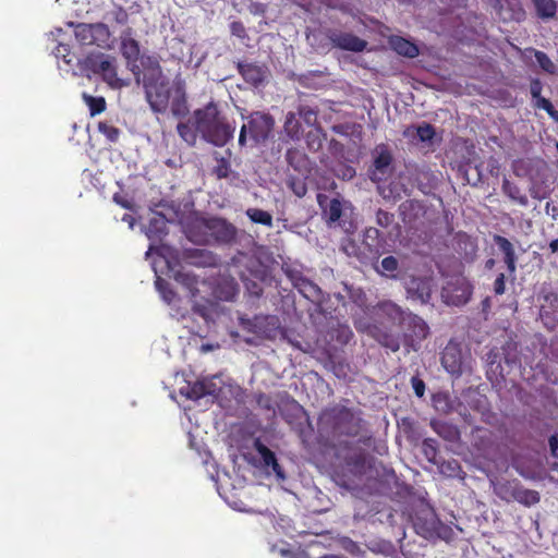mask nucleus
Instances as JSON below:
<instances>
[{"mask_svg": "<svg viewBox=\"0 0 558 558\" xmlns=\"http://www.w3.org/2000/svg\"><path fill=\"white\" fill-rule=\"evenodd\" d=\"M98 131L104 136H106V138L110 143L118 142V140L120 137V134H121L120 130L117 126H114L113 124H111L109 122H106V121H102V122L98 123Z\"/></svg>", "mask_w": 558, "mask_h": 558, "instance_id": "6e6d98bb", "label": "nucleus"}, {"mask_svg": "<svg viewBox=\"0 0 558 558\" xmlns=\"http://www.w3.org/2000/svg\"><path fill=\"white\" fill-rule=\"evenodd\" d=\"M143 85L150 109L156 113H165L169 108L172 87L170 88L168 81L162 77L161 69L157 61L154 62L151 74L144 76Z\"/></svg>", "mask_w": 558, "mask_h": 558, "instance_id": "f03ea898", "label": "nucleus"}, {"mask_svg": "<svg viewBox=\"0 0 558 558\" xmlns=\"http://www.w3.org/2000/svg\"><path fill=\"white\" fill-rule=\"evenodd\" d=\"M409 298L427 304L432 299L433 279L430 277H411L405 284Z\"/></svg>", "mask_w": 558, "mask_h": 558, "instance_id": "f8f14e48", "label": "nucleus"}, {"mask_svg": "<svg viewBox=\"0 0 558 558\" xmlns=\"http://www.w3.org/2000/svg\"><path fill=\"white\" fill-rule=\"evenodd\" d=\"M395 216L383 209H378L376 213V222L381 228H388L393 222Z\"/></svg>", "mask_w": 558, "mask_h": 558, "instance_id": "e2e57ef3", "label": "nucleus"}, {"mask_svg": "<svg viewBox=\"0 0 558 558\" xmlns=\"http://www.w3.org/2000/svg\"><path fill=\"white\" fill-rule=\"evenodd\" d=\"M378 314L387 318L391 324L401 326L409 314L401 306L393 303L392 301H381L376 306Z\"/></svg>", "mask_w": 558, "mask_h": 558, "instance_id": "5701e85b", "label": "nucleus"}, {"mask_svg": "<svg viewBox=\"0 0 558 558\" xmlns=\"http://www.w3.org/2000/svg\"><path fill=\"white\" fill-rule=\"evenodd\" d=\"M317 202L322 208V214L328 225L335 223L340 225V218L342 215V203L339 198H329L324 194L317 195Z\"/></svg>", "mask_w": 558, "mask_h": 558, "instance_id": "6ab92c4d", "label": "nucleus"}, {"mask_svg": "<svg viewBox=\"0 0 558 558\" xmlns=\"http://www.w3.org/2000/svg\"><path fill=\"white\" fill-rule=\"evenodd\" d=\"M95 25L81 23L75 26L74 35L81 45H93L95 41Z\"/></svg>", "mask_w": 558, "mask_h": 558, "instance_id": "ea45409f", "label": "nucleus"}, {"mask_svg": "<svg viewBox=\"0 0 558 558\" xmlns=\"http://www.w3.org/2000/svg\"><path fill=\"white\" fill-rule=\"evenodd\" d=\"M236 69L243 80L250 85L257 87L266 77V70L256 63L238 62Z\"/></svg>", "mask_w": 558, "mask_h": 558, "instance_id": "4be33fe9", "label": "nucleus"}, {"mask_svg": "<svg viewBox=\"0 0 558 558\" xmlns=\"http://www.w3.org/2000/svg\"><path fill=\"white\" fill-rule=\"evenodd\" d=\"M441 365L451 375L460 376L463 373L464 357L459 343L449 341L441 353Z\"/></svg>", "mask_w": 558, "mask_h": 558, "instance_id": "6e6552de", "label": "nucleus"}, {"mask_svg": "<svg viewBox=\"0 0 558 558\" xmlns=\"http://www.w3.org/2000/svg\"><path fill=\"white\" fill-rule=\"evenodd\" d=\"M518 484H519V482H517V481L498 482L497 484H495L494 490L500 499H502L507 502H510V501H513L514 494L517 493Z\"/></svg>", "mask_w": 558, "mask_h": 558, "instance_id": "e433bc0d", "label": "nucleus"}, {"mask_svg": "<svg viewBox=\"0 0 558 558\" xmlns=\"http://www.w3.org/2000/svg\"><path fill=\"white\" fill-rule=\"evenodd\" d=\"M341 250L348 255L356 257L360 262L366 263L365 251L354 240L347 238L341 242Z\"/></svg>", "mask_w": 558, "mask_h": 558, "instance_id": "79ce46f5", "label": "nucleus"}, {"mask_svg": "<svg viewBox=\"0 0 558 558\" xmlns=\"http://www.w3.org/2000/svg\"><path fill=\"white\" fill-rule=\"evenodd\" d=\"M269 318L263 315H256L252 319L241 318V326L244 330L252 332L258 337H265V325Z\"/></svg>", "mask_w": 558, "mask_h": 558, "instance_id": "2f4dec72", "label": "nucleus"}, {"mask_svg": "<svg viewBox=\"0 0 558 558\" xmlns=\"http://www.w3.org/2000/svg\"><path fill=\"white\" fill-rule=\"evenodd\" d=\"M501 190L512 202L524 207L529 205L527 196L517 184L510 182L508 179H504Z\"/></svg>", "mask_w": 558, "mask_h": 558, "instance_id": "7c9ffc66", "label": "nucleus"}, {"mask_svg": "<svg viewBox=\"0 0 558 558\" xmlns=\"http://www.w3.org/2000/svg\"><path fill=\"white\" fill-rule=\"evenodd\" d=\"M283 130L287 136L291 140H300L302 135L301 122L296 119L295 113L288 112L286 116Z\"/></svg>", "mask_w": 558, "mask_h": 558, "instance_id": "58836bf2", "label": "nucleus"}, {"mask_svg": "<svg viewBox=\"0 0 558 558\" xmlns=\"http://www.w3.org/2000/svg\"><path fill=\"white\" fill-rule=\"evenodd\" d=\"M399 268V262L395 256H387L380 263L379 274L389 278H396V271Z\"/></svg>", "mask_w": 558, "mask_h": 558, "instance_id": "09e8293b", "label": "nucleus"}, {"mask_svg": "<svg viewBox=\"0 0 558 558\" xmlns=\"http://www.w3.org/2000/svg\"><path fill=\"white\" fill-rule=\"evenodd\" d=\"M494 292L496 295H502L506 292V277L500 272L494 282Z\"/></svg>", "mask_w": 558, "mask_h": 558, "instance_id": "69168bd1", "label": "nucleus"}, {"mask_svg": "<svg viewBox=\"0 0 558 558\" xmlns=\"http://www.w3.org/2000/svg\"><path fill=\"white\" fill-rule=\"evenodd\" d=\"M121 53L126 59L128 64L131 66L132 72L137 76L140 74V68L136 62L140 57V44L136 39L130 36H123L121 38Z\"/></svg>", "mask_w": 558, "mask_h": 558, "instance_id": "b1692460", "label": "nucleus"}, {"mask_svg": "<svg viewBox=\"0 0 558 558\" xmlns=\"http://www.w3.org/2000/svg\"><path fill=\"white\" fill-rule=\"evenodd\" d=\"M472 293L473 287L464 277L453 276L442 287L441 298L449 305L460 306L470 301Z\"/></svg>", "mask_w": 558, "mask_h": 558, "instance_id": "20e7f679", "label": "nucleus"}, {"mask_svg": "<svg viewBox=\"0 0 558 558\" xmlns=\"http://www.w3.org/2000/svg\"><path fill=\"white\" fill-rule=\"evenodd\" d=\"M239 293L238 283L231 280H223L215 289V294L219 300L233 301Z\"/></svg>", "mask_w": 558, "mask_h": 558, "instance_id": "473e14b6", "label": "nucleus"}, {"mask_svg": "<svg viewBox=\"0 0 558 558\" xmlns=\"http://www.w3.org/2000/svg\"><path fill=\"white\" fill-rule=\"evenodd\" d=\"M373 165L369 168V178L373 182L386 180L392 172L393 156L387 144H378L372 151Z\"/></svg>", "mask_w": 558, "mask_h": 558, "instance_id": "423d86ee", "label": "nucleus"}, {"mask_svg": "<svg viewBox=\"0 0 558 558\" xmlns=\"http://www.w3.org/2000/svg\"><path fill=\"white\" fill-rule=\"evenodd\" d=\"M543 83L538 77L531 78L530 81V93L533 100V107L535 109L543 110L542 101L548 100L547 98L542 96Z\"/></svg>", "mask_w": 558, "mask_h": 558, "instance_id": "c03bdc74", "label": "nucleus"}, {"mask_svg": "<svg viewBox=\"0 0 558 558\" xmlns=\"http://www.w3.org/2000/svg\"><path fill=\"white\" fill-rule=\"evenodd\" d=\"M293 287L307 300L319 301L322 299V289L312 280L305 278L302 274H290Z\"/></svg>", "mask_w": 558, "mask_h": 558, "instance_id": "aec40b11", "label": "nucleus"}, {"mask_svg": "<svg viewBox=\"0 0 558 558\" xmlns=\"http://www.w3.org/2000/svg\"><path fill=\"white\" fill-rule=\"evenodd\" d=\"M362 247L367 260H377L385 250V239L380 231L374 227L367 228L364 232Z\"/></svg>", "mask_w": 558, "mask_h": 558, "instance_id": "2eb2a0df", "label": "nucleus"}, {"mask_svg": "<svg viewBox=\"0 0 558 558\" xmlns=\"http://www.w3.org/2000/svg\"><path fill=\"white\" fill-rule=\"evenodd\" d=\"M173 98L171 100L170 109L174 117L183 118L189 113L187 98H186V84L181 75H177L172 81Z\"/></svg>", "mask_w": 558, "mask_h": 558, "instance_id": "4468645a", "label": "nucleus"}, {"mask_svg": "<svg viewBox=\"0 0 558 558\" xmlns=\"http://www.w3.org/2000/svg\"><path fill=\"white\" fill-rule=\"evenodd\" d=\"M389 43L392 49L400 56L407 58H415L418 56L420 51L417 46L403 37H391Z\"/></svg>", "mask_w": 558, "mask_h": 558, "instance_id": "c756f323", "label": "nucleus"}, {"mask_svg": "<svg viewBox=\"0 0 558 558\" xmlns=\"http://www.w3.org/2000/svg\"><path fill=\"white\" fill-rule=\"evenodd\" d=\"M400 210L403 221L414 225L426 217L428 208L422 201L409 199L401 204Z\"/></svg>", "mask_w": 558, "mask_h": 558, "instance_id": "412c9836", "label": "nucleus"}, {"mask_svg": "<svg viewBox=\"0 0 558 558\" xmlns=\"http://www.w3.org/2000/svg\"><path fill=\"white\" fill-rule=\"evenodd\" d=\"M416 135L422 142H432L436 131L432 124L424 122L416 126Z\"/></svg>", "mask_w": 558, "mask_h": 558, "instance_id": "052dcab7", "label": "nucleus"}, {"mask_svg": "<svg viewBox=\"0 0 558 558\" xmlns=\"http://www.w3.org/2000/svg\"><path fill=\"white\" fill-rule=\"evenodd\" d=\"M219 388L210 379L196 380L195 383H189L185 387L180 389V393L190 400H198L206 396L217 397Z\"/></svg>", "mask_w": 558, "mask_h": 558, "instance_id": "f3484780", "label": "nucleus"}, {"mask_svg": "<svg viewBox=\"0 0 558 558\" xmlns=\"http://www.w3.org/2000/svg\"><path fill=\"white\" fill-rule=\"evenodd\" d=\"M494 243L504 254V262L510 275H513L517 269V255L513 244L505 236L495 234L493 236Z\"/></svg>", "mask_w": 558, "mask_h": 558, "instance_id": "393cba45", "label": "nucleus"}, {"mask_svg": "<svg viewBox=\"0 0 558 558\" xmlns=\"http://www.w3.org/2000/svg\"><path fill=\"white\" fill-rule=\"evenodd\" d=\"M411 384H412V388L414 390V393L418 397V398H422L425 393V383L423 379H421L420 377L417 376H413L411 378Z\"/></svg>", "mask_w": 558, "mask_h": 558, "instance_id": "0e129e2a", "label": "nucleus"}, {"mask_svg": "<svg viewBox=\"0 0 558 558\" xmlns=\"http://www.w3.org/2000/svg\"><path fill=\"white\" fill-rule=\"evenodd\" d=\"M378 340V342L390 349L392 352H397L399 349H400V341L397 337L390 335V333H387V332H383L378 336H375Z\"/></svg>", "mask_w": 558, "mask_h": 558, "instance_id": "bf43d9fd", "label": "nucleus"}, {"mask_svg": "<svg viewBox=\"0 0 558 558\" xmlns=\"http://www.w3.org/2000/svg\"><path fill=\"white\" fill-rule=\"evenodd\" d=\"M287 185L298 197H303L307 193V186L303 179L290 175Z\"/></svg>", "mask_w": 558, "mask_h": 558, "instance_id": "13d9d810", "label": "nucleus"}, {"mask_svg": "<svg viewBox=\"0 0 558 558\" xmlns=\"http://www.w3.org/2000/svg\"><path fill=\"white\" fill-rule=\"evenodd\" d=\"M536 14L542 20H550L556 16L557 2L556 0H532Z\"/></svg>", "mask_w": 558, "mask_h": 558, "instance_id": "c9c22d12", "label": "nucleus"}, {"mask_svg": "<svg viewBox=\"0 0 558 558\" xmlns=\"http://www.w3.org/2000/svg\"><path fill=\"white\" fill-rule=\"evenodd\" d=\"M422 452L425 456V458L434 463L437 464V456H438V446L437 441L433 438H425L422 442Z\"/></svg>", "mask_w": 558, "mask_h": 558, "instance_id": "8fccbe9b", "label": "nucleus"}, {"mask_svg": "<svg viewBox=\"0 0 558 558\" xmlns=\"http://www.w3.org/2000/svg\"><path fill=\"white\" fill-rule=\"evenodd\" d=\"M337 332H338L337 340L339 342H341L342 344H347L351 340V338L353 336L351 329L348 326H341L337 330Z\"/></svg>", "mask_w": 558, "mask_h": 558, "instance_id": "338daca9", "label": "nucleus"}, {"mask_svg": "<svg viewBox=\"0 0 558 558\" xmlns=\"http://www.w3.org/2000/svg\"><path fill=\"white\" fill-rule=\"evenodd\" d=\"M235 128L231 125L226 118L218 120L215 124L208 126L207 131L202 134V137L214 144L215 146H225L234 134Z\"/></svg>", "mask_w": 558, "mask_h": 558, "instance_id": "1a4fd4ad", "label": "nucleus"}, {"mask_svg": "<svg viewBox=\"0 0 558 558\" xmlns=\"http://www.w3.org/2000/svg\"><path fill=\"white\" fill-rule=\"evenodd\" d=\"M175 281L180 282L182 286H184L190 292L193 298L196 296L197 292V279L195 276H192L190 274H185L182 271H178L174 275Z\"/></svg>", "mask_w": 558, "mask_h": 558, "instance_id": "3c124183", "label": "nucleus"}, {"mask_svg": "<svg viewBox=\"0 0 558 558\" xmlns=\"http://www.w3.org/2000/svg\"><path fill=\"white\" fill-rule=\"evenodd\" d=\"M193 312L204 318L206 322L213 320V316L216 312V303L203 299L202 301H194Z\"/></svg>", "mask_w": 558, "mask_h": 558, "instance_id": "a19ab883", "label": "nucleus"}, {"mask_svg": "<svg viewBox=\"0 0 558 558\" xmlns=\"http://www.w3.org/2000/svg\"><path fill=\"white\" fill-rule=\"evenodd\" d=\"M534 57L543 71L551 75L556 74L557 66L547 56V53L541 50H534Z\"/></svg>", "mask_w": 558, "mask_h": 558, "instance_id": "603ef678", "label": "nucleus"}, {"mask_svg": "<svg viewBox=\"0 0 558 558\" xmlns=\"http://www.w3.org/2000/svg\"><path fill=\"white\" fill-rule=\"evenodd\" d=\"M155 286H156V289L161 294L162 299L168 304H170L173 301V299L175 298V292L170 288V283L167 280H165L160 277H157V279L155 281Z\"/></svg>", "mask_w": 558, "mask_h": 558, "instance_id": "4d7b16f0", "label": "nucleus"}, {"mask_svg": "<svg viewBox=\"0 0 558 558\" xmlns=\"http://www.w3.org/2000/svg\"><path fill=\"white\" fill-rule=\"evenodd\" d=\"M186 258L197 267H213L217 265V256L206 248L187 250Z\"/></svg>", "mask_w": 558, "mask_h": 558, "instance_id": "a878e982", "label": "nucleus"}, {"mask_svg": "<svg viewBox=\"0 0 558 558\" xmlns=\"http://www.w3.org/2000/svg\"><path fill=\"white\" fill-rule=\"evenodd\" d=\"M275 125L274 118L268 113L253 112L248 117L247 124H243L239 135V145L244 146L246 143V134L250 133L251 140L257 144L265 142Z\"/></svg>", "mask_w": 558, "mask_h": 558, "instance_id": "7ed1b4c3", "label": "nucleus"}, {"mask_svg": "<svg viewBox=\"0 0 558 558\" xmlns=\"http://www.w3.org/2000/svg\"><path fill=\"white\" fill-rule=\"evenodd\" d=\"M114 59L104 53H90L84 60V68L95 74H100L110 86L118 87L119 77L114 65Z\"/></svg>", "mask_w": 558, "mask_h": 558, "instance_id": "39448f33", "label": "nucleus"}, {"mask_svg": "<svg viewBox=\"0 0 558 558\" xmlns=\"http://www.w3.org/2000/svg\"><path fill=\"white\" fill-rule=\"evenodd\" d=\"M214 158L217 165L213 169V173L217 177V179H227L231 174V163L229 157L220 156L219 153L214 154Z\"/></svg>", "mask_w": 558, "mask_h": 558, "instance_id": "37998d69", "label": "nucleus"}, {"mask_svg": "<svg viewBox=\"0 0 558 558\" xmlns=\"http://www.w3.org/2000/svg\"><path fill=\"white\" fill-rule=\"evenodd\" d=\"M235 128L231 125L226 118L218 120L215 124L208 126L207 131L202 134V137L214 144L215 146H225L234 134Z\"/></svg>", "mask_w": 558, "mask_h": 558, "instance_id": "9d476101", "label": "nucleus"}, {"mask_svg": "<svg viewBox=\"0 0 558 558\" xmlns=\"http://www.w3.org/2000/svg\"><path fill=\"white\" fill-rule=\"evenodd\" d=\"M166 234H167L166 217L161 214H158L156 217L151 218L148 222L147 236L149 239H161Z\"/></svg>", "mask_w": 558, "mask_h": 558, "instance_id": "f704fd0d", "label": "nucleus"}, {"mask_svg": "<svg viewBox=\"0 0 558 558\" xmlns=\"http://www.w3.org/2000/svg\"><path fill=\"white\" fill-rule=\"evenodd\" d=\"M430 426L438 436L447 441L456 442L460 439L459 428L451 423L444 421H433Z\"/></svg>", "mask_w": 558, "mask_h": 558, "instance_id": "cd10ccee", "label": "nucleus"}, {"mask_svg": "<svg viewBox=\"0 0 558 558\" xmlns=\"http://www.w3.org/2000/svg\"><path fill=\"white\" fill-rule=\"evenodd\" d=\"M223 117L220 114L217 104L214 101L208 102L205 107L194 111V119L196 130L203 134L207 131L208 126L215 124Z\"/></svg>", "mask_w": 558, "mask_h": 558, "instance_id": "a211bd4d", "label": "nucleus"}, {"mask_svg": "<svg viewBox=\"0 0 558 558\" xmlns=\"http://www.w3.org/2000/svg\"><path fill=\"white\" fill-rule=\"evenodd\" d=\"M361 411L342 404L325 409L318 417V429L330 437H356L363 429Z\"/></svg>", "mask_w": 558, "mask_h": 558, "instance_id": "f257e3e1", "label": "nucleus"}, {"mask_svg": "<svg viewBox=\"0 0 558 558\" xmlns=\"http://www.w3.org/2000/svg\"><path fill=\"white\" fill-rule=\"evenodd\" d=\"M177 132L179 136L190 146H193L196 143L198 132L196 126L194 128L189 122H180L177 125Z\"/></svg>", "mask_w": 558, "mask_h": 558, "instance_id": "a18cd8bd", "label": "nucleus"}, {"mask_svg": "<svg viewBox=\"0 0 558 558\" xmlns=\"http://www.w3.org/2000/svg\"><path fill=\"white\" fill-rule=\"evenodd\" d=\"M539 494L536 490L524 488L520 483L518 484L517 493L514 494V501L521 505L531 507L539 502Z\"/></svg>", "mask_w": 558, "mask_h": 558, "instance_id": "4c0bfd02", "label": "nucleus"}, {"mask_svg": "<svg viewBox=\"0 0 558 558\" xmlns=\"http://www.w3.org/2000/svg\"><path fill=\"white\" fill-rule=\"evenodd\" d=\"M327 37L333 47L353 52L363 51L367 45L364 39H361L352 33L341 31H329Z\"/></svg>", "mask_w": 558, "mask_h": 558, "instance_id": "ddd939ff", "label": "nucleus"}, {"mask_svg": "<svg viewBox=\"0 0 558 558\" xmlns=\"http://www.w3.org/2000/svg\"><path fill=\"white\" fill-rule=\"evenodd\" d=\"M543 104V110L547 112V114L558 123V110H556L550 102V100L542 101Z\"/></svg>", "mask_w": 558, "mask_h": 558, "instance_id": "774afa93", "label": "nucleus"}, {"mask_svg": "<svg viewBox=\"0 0 558 558\" xmlns=\"http://www.w3.org/2000/svg\"><path fill=\"white\" fill-rule=\"evenodd\" d=\"M86 105L88 106L92 117L100 114L106 110V100L104 97H94L84 95Z\"/></svg>", "mask_w": 558, "mask_h": 558, "instance_id": "864d4df0", "label": "nucleus"}, {"mask_svg": "<svg viewBox=\"0 0 558 558\" xmlns=\"http://www.w3.org/2000/svg\"><path fill=\"white\" fill-rule=\"evenodd\" d=\"M235 128L231 125L226 118L218 120L215 124L208 126L207 131L202 134V137L214 144L215 146H225L234 134Z\"/></svg>", "mask_w": 558, "mask_h": 558, "instance_id": "9b49d317", "label": "nucleus"}, {"mask_svg": "<svg viewBox=\"0 0 558 558\" xmlns=\"http://www.w3.org/2000/svg\"><path fill=\"white\" fill-rule=\"evenodd\" d=\"M439 471L441 474L448 477H458L462 472L461 465L456 459L442 461L439 464Z\"/></svg>", "mask_w": 558, "mask_h": 558, "instance_id": "5fc2aeb1", "label": "nucleus"}, {"mask_svg": "<svg viewBox=\"0 0 558 558\" xmlns=\"http://www.w3.org/2000/svg\"><path fill=\"white\" fill-rule=\"evenodd\" d=\"M246 215L254 223L272 227V216L266 210L250 208L247 209Z\"/></svg>", "mask_w": 558, "mask_h": 558, "instance_id": "49530a36", "label": "nucleus"}, {"mask_svg": "<svg viewBox=\"0 0 558 558\" xmlns=\"http://www.w3.org/2000/svg\"><path fill=\"white\" fill-rule=\"evenodd\" d=\"M538 299L543 302L542 307H548L550 310L558 307V293L551 288L543 287Z\"/></svg>", "mask_w": 558, "mask_h": 558, "instance_id": "de8ad7c7", "label": "nucleus"}, {"mask_svg": "<svg viewBox=\"0 0 558 558\" xmlns=\"http://www.w3.org/2000/svg\"><path fill=\"white\" fill-rule=\"evenodd\" d=\"M299 114L306 124L317 126L318 111L316 109L310 106H301L299 108Z\"/></svg>", "mask_w": 558, "mask_h": 558, "instance_id": "680f3d73", "label": "nucleus"}, {"mask_svg": "<svg viewBox=\"0 0 558 558\" xmlns=\"http://www.w3.org/2000/svg\"><path fill=\"white\" fill-rule=\"evenodd\" d=\"M400 328L404 330V336L411 341H422L429 333V327L426 322L411 312H409Z\"/></svg>", "mask_w": 558, "mask_h": 558, "instance_id": "dca6fc26", "label": "nucleus"}, {"mask_svg": "<svg viewBox=\"0 0 558 558\" xmlns=\"http://www.w3.org/2000/svg\"><path fill=\"white\" fill-rule=\"evenodd\" d=\"M327 135L322 126H315L306 133L305 142L308 150L316 153L323 148V144L326 141Z\"/></svg>", "mask_w": 558, "mask_h": 558, "instance_id": "72a5a7b5", "label": "nucleus"}, {"mask_svg": "<svg viewBox=\"0 0 558 558\" xmlns=\"http://www.w3.org/2000/svg\"><path fill=\"white\" fill-rule=\"evenodd\" d=\"M288 165L300 173L308 171L310 160L307 156L298 148H289L286 153Z\"/></svg>", "mask_w": 558, "mask_h": 558, "instance_id": "c85d7f7f", "label": "nucleus"}, {"mask_svg": "<svg viewBox=\"0 0 558 558\" xmlns=\"http://www.w3.org/2000/svg\"><path fill=\"white\" fill-rule=\"evenodd\" d=\"M206 231L213 236L214 241L219 244H231L238 235L236 228L227 219L211 217L203 221Z\"/></svg>", "mask_w": 558, "mask_h": 558, "instance_id": "0eeeda50", "label": "nucleus"}, {"mask_svg": "<svg viewBox=\"0 0 558 558\" xmlns=\"http://www.w3.org/2000/svg\"><path fill=\"white\" fill-rule=\"evenodd\" d=\"M255 447L263 460L264 465L271 468L278 477L283 478L284 473L281 465L278 463L275 452L260 441H256Z\"/></svg>", "mask_w": 558, "mask_h": 558, "instance_id": "bb28decb", "label": "nucleus"}]
</instances>
